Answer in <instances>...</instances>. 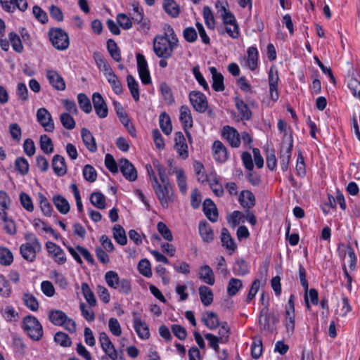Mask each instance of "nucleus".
<instances>
[{"mask_svg":"<svg viewBox=\"0 0 360 360\" xmlns=\"http://www.w3.org/2000/svg\"><path fill=\"white\" fill-rule=\"evenodd\" d=\"M167 31L170 34V39L165 34L164 36H156L153 40V51L158 58H170L174 49L177 46L178 39L173 28L169 25Z\"/></svg>","mask_w":360,"mask_h":360,"instance_id":"1","label":"nucleus"},{"mask_svg":"<svg viewBox=\"0 0 360 360\" xmlns=\"http://www.w3.org/2000/svg\"><path fill=\"white\" fill-rule=\"evenodd\" d=\"M150 168L151 167L150 166ZM148 172L151 181L153 188L155 191L161 205L163 208L167 209L170 202L174 201L173 191L172 186L161 185L158 181L157 177L155 176L152 169L150 171L148 169Z\"/></svg>","mask_w":360,"mask_h":360,"instance_id":"2","label":"nucleus"},{"mask_svg":"<svg viewBox=\"0 0 360 360\" xmlns=\"http://www.w3.org/2000/svg\"><path fill=\"white\" fill-rule=\"evenodd\" d=\"M22 327L27 335L33 340L38 341L43 336V328L38 319L32 315L23 318Z\"/></svg>","mask_w":360,"mask_h":360,"instance_id":"3","label":"nucleus"},{"mask_svg":"<svg viewBox=\"0 0 360 360\" xmlns=\"http://www.w3.org/2000/svg\"><path fill=\"white\" fill-rule=\"evenodd\" d=\"M49 320L55 326H64L70 333H74L76 330V323L75 321L69 318L65 313L61 310H50L49 312Z\"/></svg>","mask_w":360,"mask_h":360,"instance_id":"4","label":"nucleus"},{"mask_svg":"<svg viewBox=\"0 0 360 360\" xmlns=\"http://www.w3.org/2000/svg\"><path fill=\"white\" fill-rule=\"evenodd\" d=\"M49 39L58 50H66L70 45L68 34L61 28H51L49 31Z\"/></svg>","mask_w":360,"mask_h":360,"instance_id":"5","label":"nucleus"},{"mask_svg":"<svg viewBox=\"0 0 360 360\" xmlns=\"http://www.w3.org/2000/svg\"><path fill=\"white\" fill-rule=\"evenodd\" d=\"M189 100L193 108L200 113H203L208 108V102L205 95L197 91L189 94Z\"/></svg>","mask_w":360,"mask_h":360,"instance_id":"6","label":"nucleus"},{"mask_svg":"<svg viewBox=\"0 0 360 360\" xmlns=\"http://www.w3.org/2000/svg\"><path fill=\"white\" fill-rule=\"evenodd\" d=\"M99 342L102 349L105 354L112 360H116L118 357V353L115 349L109 337L105 332H102L99 335Z\"/></svg>","mask_w":360,"mask_h":360,"instance_id":"7","label":"nucleus"},{"mask_svg":"<svg viewBox=\"0 0 360 360\" xmlns=\"http://www.w3.org/2000/svg\"><path fill=\"white\" fill-rule=\"evenodd\" d=\"M37 120L44 128L45 131L51 132L54 129V124L51 115L45 108H41L37 111Z\"/></svg>","mask_w":360,"mask_h":360,"instance_id":"8","label":"nucleus"},{"mask_svg":"<svg viewBox=\"0 0 360 360\" xmlns=\"http://www.w3.org/2000/svg\"><path fill=\"white\" fill-rule=\"evenodd\" d=\"M292 147L293 139L292 134H290L288 137V143L285 146L283 144L279 157L281 167L283 171H287L288 168V164L291 157Z\"/></svg>","mask_w":360,"mask_h":360,"instance_id":"9","label":"nucleus"},{"mask_svg":"<svg viewBox=\"0 0 360 360\" xmlns=\"http://www.w3.org/2000/svg\"><path fill=\"white\" fill-rule=\"evenodd\" d=\"M41 250V245L37 244L23 243L20 247L22 257L27 261L32 262L35 260L36 255Z\"/></svg>","mask_w":360,"mask_h":360,"instance_id":"10","label":"nucleus"},{"mask_svg":"<svg viewBox=\"0 0 360 360\" xmlns=\"http://www.w3.org/2000/svg\"><path fill=\"white\" fill-rule=\"evenodd\" d=\"M92 102L96 115L100 118H105L108 116V110L106 103L99 93H94L92 96Z\"/></svg>","mask_w":360,"mask_h":360,"instance_id":"11","label":"nucleus"},{"mask_svg":"<svg viewBox=\"0 0 360 360\" xmlns=\"http://www.w3.org/2000/svg\"><path fill=\"white\" fill-rule=\"evenodd\" d=\"M179 120L184 126L185 132L189 139L191 141V134L187 131V128H191L193 127V117L191 112L188 106L182 105L180 108Z\"/></svg>","mask_w":360,"mask_h":360,"instance_id":"12","label":"nucleus"},{"mask_svg":"<svg viewBox=\"0 0 360 360\" xmlns=\"http://www.w3.org/2000/svg\"><path fill=\"white\" fill-rule=\"evenodd\" d=\"M119 165L121 172L127 179L133 181L137 179L136 169L127 159H121Z\"/></svg>","mask_w":360,"mask_h":360,"instance_id":"13","label":"nucleus"},{"mask_svg":"<svg viewBox=\"0 0 360 360\" xmlns=\"http://www.w3.org/2000/svg\"><path fill=\"white\" fill-rule=\"evenodd\" d=\"M222 136L232 147H239L240 144V137L235 128L230 126H225L223 128Z\"/></svg>","mask_w":360,"mask_h":360,"instance_id":"14","label":"nucleus"},{"mask_svg":"<svg viewBox=\"0 0 360 360\" xmlns=\"http://www.w3.org/2000/svg\"><path fill=\"white\" fill-rule=\"evenodd\" d=\"M134 328L138 336L143 340L150 338L149 328L146 322L141 321L137 313H134Z\"/></svg>","mask_w":360,"mask_h":360,"instance_id":"15","label":"nucleus"},{"mask_svg":"<svg viewBox=\"0 0 360 360\" xmlns=\"http://www.w3.org/2000/svg\"><path fill=\"white\" fill-rule=\"evenodd\" d=\"M46 75L50 84L58 91H64L65 89V82L60 75L53 70H46Z\"/></svg>","mask_w":360,"mask_h":360,"instance_id":"16","label":"nucleus"},{"mask_svg":"<svg viewBox=\"0 0 360 360\" xmlns=\"http://www.w3.org/2000/svg\"><path fill=\"white\" fill-rule=\"evenodd\" d=\"M174 142V148L177 150L179 155L184 159L188 158V146L182 132L177 131L175 133Z\"/></svg>","mask_w":360,"mask_h":360,"instance_id":"17","label":"nucleus"},{"mask_svg":"<svg viewBox=\"0 0 360 360\" xmlns=\"http://www.w3.org/2000/svg\"><path fill=\"white\" fill-rule=\"evenodd\" d=\"M202 209L205 215L210 221L212 222H215L217 221L218 211L215 204L211 199L207 198L204 200L202 204Z\"/></svg>","mask_w":360,"mask_h":360,"instance_id":"18","label":"nucleus"},{"mask_svg":"<svg viewBox=\"0 0 360 360\" xmlns=\"http://www.w3.org/2000/svg\"><path fill=\"white\" fill-rule=\"evenodd\" d=\"M51 166L54 173L58 176H63L67 172L65 158L60 155H55L53 157Z\"/></svg>","mask_w":360,"mask_h":360,"instance_id":"19","label":"nucleus"},{"mask_svg":"<svg viewBox=\"0 0 360 360\" xmlns=\"http://www.w3.org/2000/svg\"><path fill=\"white\" fill-rule=\"evenodd\" d=\"M212 152L214 158L217 162H224L228 158L226 148L220 141L213 143Z\"/></svg>","mask_w":360,"mask_h":360,"instance_id":"20","label":"nucleus"},{"mask_svg":"<svg viewBox=\"0 0 360 360\" xmlns=\"http://www.w3.org/2000/svg\"><path fill=\"white\" fill-rule=\"evenodd\" d=\"M267 309H262L260 312V319L259 320V323L261 328L264 330L272 331V328H271L270 322H273L275 323L278 321V319L273 314L267 313Z\"/></svg>","mask_w":360,"mask_h":360,"instance_id":"21","label":"nucleus"},{"mask_svg":"<svg viewBox=\"0 0 360 360\" xmlns=\"http://www.w3.org/2000/svg\"><path fill=\"white\" fill-rule=\"evenodd\" d=\"M216 8H218V12L220 13L223 22L225 25L237 24L236 20L233 14L227 10L224 5L220 1L216 3Z\"/></svg>","mask_w":360,"mask_h":360,"instance_id":"22","label":"nucleus"},{"mask_svg":"<svg viewBox=\"0 0 360 360\" xmlns=\"http://www.w3.org/2000/svg\"><path fill=\"white\" fill-rule=\"evenodd\" d=\"M221 241L222 246L230 251V254H232L237 248L234 239L231 236L230 233L226 228H223L221 229Z\"/></svg>","mask_w":360,"mask_h":360,"instance_id":"23","label":"nucleus"},{"mask_svg":"<svg viewBox=\"0 0 360 360\" xmlns=\"http://www.w3.org/2000/svg\"><path fill=\"white\" fill-rule=\"evenodd\" d=\"M210 72L212 78V89L215 91H223L225 89L223 75L218 72L214 67H210Z\"/></svg>","mask_w":360,"mask_h":360,"instance_id":"24","label":"nucleus"},{"mask_svg":"<svg viewBox=\"0 0 360 360\" xmlns=\"http://www.w3.org/2000/svg\"><path fill=\"white\" fill-rule=\"evenodd\" d=\"M169 174H176V181L179 188V191L182 194H186L187 192V183L186 176H185L184 170L182 169L175 167L174 169H170Z\"/></svg>","mask_w":360,"mask_h":360,"instance_id":"25","label":"nucleus"},{"mask_svg":"<svg viewBox=\"0 0 360 360\" xmlns=\"http://www.w3.org/2000/svg\"><path fill=\"white\" fill-rule=\"evenodd\" d=\"M81 136L82 141L88 150L91 152H96L97 150V146L90 131L86 128L82 129Z\"/></svg>","mask_w":360,"mask_h":360,"instance_id":"26","label":"nucleus"},{"mask_svg":"<svg viewBox=\"0 0 360 360\" xmlns=\"http://www.w3.org/2000/svg\"><path fill=\"white\" fill-rule=\"evenodd\" d=\"M199 278L205 283L213 285L215 282L212 269L208 265L202 266L199 271Z\"/></svg>","mask_w":360,"mask_h":360,"instance_id":"27","label":"nucleus"},{"mask_svg":"<svg viewBox=\"0 0 360 360\" xmlns=\"http://www.w3.org/2000/svg\"><path fill=\"white\" fill-rule=\"evenodd\" d=\"M199 233L202 240L205 242H211L214 239V233L206 221H201L198 226Z\"/></svg>","mask_w":360,"mask_h":360,"instance_id":"28","label":"nucleus"},{"mask_svg":"<svg viewBox=\"0 0 360 360\" xmlns=\"http://www.w3.org/2000/svg\"><path fill=\"white\" fill-rule=\"evenodd\" d=\"M238 200L240 205L245 208L250 209L255 204V198L252 193L248 190L241 191Z\"/></svg>","mask_w":360,"mask_h":360,"instance_id":"29","label":"nucleus"},{"mask_svg":"<svg viewBox=\"0 0 360 360\" xmlns=\"http://www.w3.org/2000/svg\"><path fill=\"white\" fill-rule=\"evenodd\" d=\"M199 295L202 303L205 306H210L213 302V292L212 290L205 285L200 286Z\"/></svg>","mask_w":360,"mask_h":360,"instance_id":"30","label":"nucleus"},{"mask_svg":"<svg viewBox=\"0 0 360 360\" xmlns=\"http://www.w3.org/2000/svg\"><path fill=\"white\" fill-rule=\"evenodd\" d=\"M53 202L57 210L63 214L70 211V204L68 200L60 195H55L53 198Z\"/></svg>","mask_w":360,"mask_h":360,"instance_id":"31","label":"nucleus"},{"mask_svg":"<svg viewBox=\"0 0 360 360\" xmlns=\"http://www.w3.org/2000/svg\"><path fill=\"white\" fill-rule=\"evenodd\" d=\"M202 321L210 330L214 329L220 326L217 314L212 311L207 312L206 316L202 317Z\"/></svg>","mask_w":360,"mask_h":360,"instance_id":"32","label":"nucleus"},{"mask_svg":"<svg viewBox=\"0 0 360 360\" xmlns=\"http://www.w3.org/2000/svg\"><path fill=\"white\" fill-rule=\"evenodd\" d=\"M233 271L238 276H245L249 273L248 264L242 258L238 259L233 264Z\"/></svg>","mask_w":360,"mask_h":360,"instance_id":"33","label":"nucleus"},{"mask_svg":"<svg viewBox=\"0 0 360 360\" xmlns=\"http://www.w3.org/2000/svg\"><path fill=\"white\" fill-rule=\"evenodd\" d=\"M112 231H113V238H115V240H116V242L118 244H120L121 245H124L127 244V238L126 236L125 231L122 226H120L119 224L115 225L112 229Z\"/></svg>","mask_w":360,"mask_h":360,"instance_id":"34","label":"nucleus"},{"mask_svg":"<svg viewBox=\"0 0 360 360\" xmlns=\"http://www.w3.org/2000/svg\"><path fill=\"white\" fill-rule=\"evenodd\" d=\"M107 49L110 56L116 61L122 60L121 51L117 43L113 39H108L107 41Z\"/></svg>","mask_w":360,"mask_h":360,"instance_id":"35","label":"nucleus"},{"mask_svg":"<svg viewBox=\"0 0 360 360\" xmlns=\"http://www.w3.org/2000/svg\"><path fill=\"white\" fill-rule=\"evenodd\" d=\"M165 11L172 18H176L180 11L179 6L174 0H164Z\"/></svg>","mask_w":360,"mask_h":360,"instance_id":"36","label":"nucleus"},{"mask_svg":"<svg viewBox=\"0 0 360 360\" xmlns=\"http://www.w3.org/2000/svg\"><path fill=\"white\" fill-rule=\"evenodd\" d=\"M160 127L162 131L166 134L169 135L172 132V126L169 116L163 112L160 115Z\"/></svg>","mask_w":360,"mask_h":360,"instance_id":"37","label":"nucleus"},{"mask_svg":"<svg viewBox=\"0 0 360 360\" xmlns=\"http://www.w3.org/2000/svg\"><path fill=\"white\" fill-rule=\"evenodd\" d=\"M236 106L243 119L248 120L251 118L252 112L242 99L238 98L236 99Z\"/></svg>","mask_w":360,"mask_h":360,"instance_id":"38","label":"nucleus"},{"mask_svg":"<svg viewBox=\"0 0 360 360\" xmlns=\"http://www.w3.org/2000/svg\"><path fill=\"white\" fill-rule=\"evenodd\" d=\"M127 82L128 88L131 92V94L133 98L138 101L139 100V84L134 79V77L129 75L127 77Z\"/></svg>","mask_w":360,"mask_h":360,"instance_id":"39","label":"nucleus"},{"mask_svg":"<svg viewBox=\"0 0 360 360\" xmlns=\"http://www.w3.org/2000/svg\"><path fill=\"white\" fill-rule=\"evenodd\" d=\"M243 287V283L241 280L236 278H231L227 285V294L230 297H233L237 294V292Z\"/></svg>","mask_w":360,"mask_h":360,"instance_id":"40","label":"nucleus"},{"mask_svg":"<svg viewBox=\"0 0 360 360\" xmlns=\"http://www.w3.org/2000/svg\"><path fill=\"white\" fill-rule=\"evenodd\" d=\"M82 291L83 295L89 304L90 307H95L96 304V300L95 298L94 294L92 290L90 289L89 285L86 283H82Z\"/></svg>","mask_w":360,"mask_h":360,"instance_id":"41","label":"nucleus"},{"mask_svg":"<svg viewBox=\"0 0 360 360\" xmlns=\"http://www.w3.org/2000/svg\"><path fill=\"white\" fill-rule=\"evenodd\" d=\"M13 261L12 252L7 248L0 247V264L3 266H9Z\"/></svg>","mask_w":360,"mask_h":360,"instance_id":"42","label":"nucleus"},{"mask_svg":"<svg viewBox=\"0 0 360 360\" xmlns=\"http://www.w3.org/2000/svg\"><path fill=\"white\" fill-rule=\"evenodd\" d=\"M40 148L46 154H51L53 152V142L46 134H43L40 136Z\"/></svg>","mask_w":360,"mask_h":360,"instance_id":"43","label":"nucleus"},{"mask_svg":"<svg viewBox=\"0 0 360 360\" xmlns=\"http://www.w3.org/2000/svg\"><path fill=\"white\" fill-rule=\"evenodd\" d=\"M220 34L227 33L232 39H238L239 37V28L238 24L235 25H225L224 27L219 30Z\"/></svg>","mask_w":360,"mask_h":360,"instance_id":"44","label":"nucleus"},{"mask_svg":"<svg viewBox=\"0 0 360 360\" xmlns=\"http://www.w3.org/2000/svg\"><path fill=\"white\" fill-rule=\"evenodd\" d=\"M160 89L165 102L169 105H172L174 102V98L169 86L162 82L160 85Z\"/></svg>","mask_w":360,"mask_h":360,"instance_id":"45","label":"nucleus"},{"mask_svg":"<svg viewBox=\"0 0 360 360\" xmlns=\"http://www.w3.org/2000/svg\"><path fill=\"white\" fill-rule=\"evenodd\" d=\"M77 101L79 108L85 113H90L92 110V106L89 98L84 94H79L77 96Z\"/></svg>","mask_w":360,"mask_h":360,"instance_id":"46","label":"nucleus"},{"mask_svg":"<svg viewBox=\"0 0 360 360\" xmlns=\"http://www.w3.org/2000/svg\"><path fill=\"white\" fill-rule=\"evenodd\" d=\"M90 201L93 205L98 209H104L105 207V196L100 192H94L90 197Z\"/></svg>","mask_w":360,"mask_h":360,"instance_id":"47","label":"nucleus"},{"mask_svg":"<svg viewBox=\"0 0 360 360\" xmlns=\"http://www.w3.org/2000/svg\"><path fill=\"white\" fill-rule=\"evenodd\" d=\"M22 300L25 305L31 311H35L39 309V302L33 295L25 293Z\"/></svg>","mask_w":360,"mask_h":360,"instance_id":"48","label":"nucleus"},{"mask_svg":"<svg viewBox=\"0 0 360 360\" xmlns=\"http://www.w3.org/2000/svg\"><path fill=\"white\" fill-rule=\"evenodd\" d=\"M105 280L110 288L117 289L119 285L118 274L114 271H109L105 274Z\"/></svg>","mask_w":360,"mask_h":360,"instance_id":"49","label":"nucleus"},{"mask_svg":"<svg viewBox=\"0 0 360 360\" xmlns=\"http://www.w3.org/2000/svg\"><path fill=\"white\" fill-rule=\"evenodd\" d=\"M8 38L13 50L17 53H21L23 51V46L19 36L15 32H11L8 34Z\"/></svg>","mask_w":360,"mask_h":360,"instance_id":"50","label":"nucleus"},{"mask_svg":"<svg viewBox=\"0 0 360 360\" xmlns=\"http://www.w3.org/2000/svg\"><path fill=\"white\" fill-rule=\"evenodd\" d=\"M15 167L21 175H25L29 172V164L23 157L17 158L15 161Z\"/></svg>","mask_w":360,"mask_h":360,"instance_id":"51","label":"nucleus"},{"mask_svg":"<svg viewBox=\"0 0 360 360\" xmlns=\"http://www.w3.org/2000/svg\"><path fill=\"white\" fill-rule=\"evenodd\" d=\"M202 14L207 27L210 29H214L215 25V20L210 8L207 6H204Z\"/></svg>","mask_w":360,"mask_h":360,"instance_id":"52","label":"nucleus"},{"mask_svg":"<svg viewBox=\"0 0 360 360\" xmlns=\"http://www.w3.org/2000/svg\"><path fill=\"white\" fill-rule=\"evenodd\" d=\"M262 354V342L259 338L254 339L251 345V355L253 359H259Z\"/></svg>","mask_w":360,"mask_h":360,"instance_id":"53","label":"nucleus"},{"mask_svg":"<svg viewBox=\"0 0 360 360\" xmlns=\"http://www.w3.org/2000/svg\"><path fill=\"white\" fill-rule=\"evenodd\" d=\"M248 64L251 70H255L257 65L258 51L255 47H250L248 49Z\"/></svg>","mask_w":360,"mask_h":360,"instance_id":"54","label":"nucleus"},{"mask_svg":"<svg viewBox=\"0 0 360 360\" xmlns=\"http://www.w3.org/2000/svg\"><path fill=\"white\" fill-rule=\"evenodd\" d=\"M60 120L62 125L68 130H72L75 127V120L69 113H62L60 115Z\"/></svg>","mask_w":360,"mask_h":360,"instance_id":"55","label":"nucleus"},{"mask_svg":"<svg viewBox=\"0 0 360 360\" xmlns=\"http://www.w3.org/2000/svg\"><path fill=\"white\" fill-rule=\"evenodd\" d=\"M138 269L139 273L146 277H150L152 276L150 264L146 259H143L139 262Z\"/></svg>","mask_w":360,"mask_h":360,"instance_id":"56","label":"nucleus"},{"mask_svg":"<svg viewBox=\"0 0 360 360\" xmlns=\"http://www.w3.org/2000/svg\"><path fill=\"white\" fill-rule=\"evenodd\" d=\"M83 176L87 181L94 182L97 178V173L94 167L86 165L83 168Z\"/></svg>","mask_w":360,"mask_h":360,"instance_id":"57","label":"nucleus"},{"mask_svg":"<svg viewBox=\"0 0 360 360\" xmlns=\"http://www.w3.org/2000/svg\"><path fill=\"white\" fill-rule=\"evenodd\" d=\"M54 341L63 347H70L72 344L71 339L66 333L58 332L54 336Z\"/></svg>","mask_w":360,"mask_h":360,"instance_id":"58","label":"nucleus"},{"mask_svg":"<svg viewBox=\"0 0 360 360\" xmlns=\"http://www.w3.org/2000/svg\"><path fill=\"white\" fill-rule=\"evenodd\" d=\"M4 318L9 322L15 321L18 313L11 306H7L1 310Z\"/></svg>","mask_w":360,"mask_h":360,"instance_id":"59","label":"nucleus"},{"mask_svg":"<svg viewBox=\"0 0 360 360\" xmlns=\"http://www.w3.org/2000/svg\"><path fill=\"white\" fill-rule=\"evenodd\" d=\"M11 294V288L9 282L6 278L0 274V295L3 297H8Z\"/></svg>","mask_w":360,"mask_h":360,"instance_id":"60","label":"nucleus"},{"mask_svg":"<svg viewBox=\"0 0 360 360\" xmlns=\"http://www.w3.org/2000/svg\"><path fill=\"white\" fill-rule=\"evenodd\" d=\"M39 200L41 211L46 216H51L52 212V207L47 198L42 194L39 193Z\"/></svg>","mask_w":360,"mask_h":360,"instance_id":"61","label":"nucleus"},{"mask_svg":"<svg viewBox=\"0 0 360 360\" xmlns=\"http://www.w3.org/2000/svg\"><path fill=\"white\" fill-rule=\"evenodd\" d=\"M309 297L311 300V302L313 304L316 305L319 302L317 290L314 288H311L309 291H308V290L307 291H305L304 301L306 303V306L308 309H309V307H310L309 303Z\"/></svg>","mask_w":360,"mask_h":360,"instance_id":"62","label":"nucleus"},{"mask_svg":"<svg viewBox=\"0 0 360 360\" xmlns=\"http://www.w3.org/2000/svg\"><path fill=\"white\" fill-rule=\"evenodd\" d=\"M157 229L158 232L165 240L168 241H172L173 240L172 232L165 223L162 221L158 222Z\"/></svg>","mask_w":360,"mask_h":360,"instance_id":"63","label":"nucleus"},{"mask_svg":"<svg viewBox=\"0 0 360 360\" xmlns=\"http://www.w3.org/2000/svg\"><path fill=\"white\" fill-rule=\"evenodd\" d=\"M230 333V328L226 322H224L221 324V328L219 330L218 338L220 339L221 343H226L229 340V336Z\"/></svg>","mask_w":360,"mask_h":360,"instance_id":"64","label":"nucleus"}]
</instances>
